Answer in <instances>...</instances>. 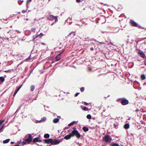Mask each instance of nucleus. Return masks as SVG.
I'll return each instance as SVG.
<instances>
[{
	"label": "nucleus",
	"instance_id": "obj_1",
	"mask_svg": "<svg viewBox=\"0 0 146 146\" xmlns=\"http://www.w3.org/2000/svg\"><path fill=\"white\" fill-rule=\"evenodd\" d=\"M44 143L47 144H50L49 146L51 145H55L59 144L60 142L62 141L61 139H52V138H48L46 139H44L43 140Z\"/></svg>",
	"mask_w": 146,
	"mask_h": 146
},
{
	"label": "nucleus",
	"instance_id": "obj_2",
	"mask_svg": "<svg viewBox=\"0 0 146 146\" xmlns=\"http://www.w3.org/2000/svg\"><path fill=\"white\" fill-rule=\"evenodd\" d=\"M28 136V137L26 138L27 137V135H26L25 137V141L28 144H29L33 140V138L31 134H27Z\"/></svg>",
	"mask_w": 146,
	"mask_h": 146
},
{
	"label": "nucleus",
	"instance_id": "obj_3",
	"mask_svg": "<svg viewBox=\"0 0 146 146\" xmlns=\"http://www.w3.org/2000/svg\"><path fill=\"white\" fill-rule=\"evenodd\" d=\"M111 140V137L108 135H106L103 137V141L106 142H110Z\"/></svg>",
	"mask_w": 146,
	"mask_h": 146
},
{
	"label": "nucleus",
	"instance_id": "obj_4",
	"mask_svg": "<svg viewBox=\"0 0 146 146\" xmlns=\"http://www.w3.org/2000/svg\"><path fill=\"white\" fill-rule=\"evenodd\" d=\"M57 18V16H54L53 15H50L47 17V19L50 21H53L54 19L55 20V22H56L58 21Z\"/></svg>",
	"mask_w": 146,
	"mask_h": 146
},
{
	"label": "nucleus",
	"instance_id": "obj_5",
	"mask_svg": "<svg viewBox=\"0 0 146 146\" xmlns=\"http://www.w3.org/2000/svg\"><path fill=\"white\" fill-rule=\"evenodd\" d=\"M123 105L125 106L127 105L129 103L128 100L125 98H122V100L120 102Z\"/></svg>",
	"mask_w": 146,
	"mask_h": 146
},
{
	"label": "nucleus",
	"instance_id": "obj_6",
	"mask_svg": "<svg viewBox=\"0 0 146 146\" xmlns=\"http://www.w3.org/2000/svg\"><path fill=\"white\" fill-rule=\"evenodd\" d=\"M72 129H73L72 131L73 132L75 133L76 134L78 135L79 136V137H80L81 135L80 133L78 132V131L77 130L76 128V127H74L72 128Z\"/></svg>",
	"mask_w": 146,
	"mask_h": 146
},
{
	"label": "nucleus",
	"instance_id": "obj_7",
	"mask_svg": "<svg viewBox=\"0 0 146 146\" xmlns=\"http://www.w3.org/2000/svg\"><path fill=\"white\" fill-rule=\"evenodd\" d=\"M138 54L139 55V56L143 58H144L145 57V54L143 52L142 50H139L138 52Z\"/></svg>",
	"mask_w": 146,
	"mask_h": 146
},
{
	"label": "nucleus",
	"instance_id": "obj_8",
	"mask_svg": "<svg viewBox=\"0 0 146 146\" xmlns=\"http://www.w3.org/2000/svg\"><path fill=\"white\" fill-rule=\"evenodd\" d=\"M39 139L40 138L39 137H36L33 139L32 141L33 143H35L37 142H41L42 141V140L40 139Z\"/></svg>",
	"mask_w": 146,
	"mask_h": 146
},
{
	"label": "nucleus",
	"instance_id": "obj_9",
	"mask_svg": "<svg viewBox=\"0 0 146 146\" xmlns=\"http://www.w3.org/2000/svg\"><path fill=\"white\" fill-rule=\"evenodd\" d=\"M68 135H69L71 136V137H73L74 136H76V137H77V138L78 139H79L80 138V137H79V136H78V135H77V134H76L75 133L73 132L72 131L71 133H69Z\"/></svg>",
	"mask_w": 146,
	"mask_h": 146
},
{
	"label": "nucleus",
	"instance_id": "obj_10",
	"mask_svg": "<svg viewBox=\"0 0 146 146\" xmlns=\"http://www.w3.org/2000/svg\"><path fill=\"white\" fill-rule=\"evenodd\" d=\"M130 23L133 26L137 27L138 25L137 23L134 21L131 20Z\"/></svg>",
	"mask_w": 146,
	"mask_h": 146
},
{
	"label": "nucleus",
	"instance_id": "obj_11",
	"mask_svg": "<svg viewBox=\"0 0 146 146\" xmlns=\"http://www.w3.org/2000/svg\"><path fill=\"white\" fill-rule=\"evenodd\" d=\"M5 80V78L3 76H0V84H2Z\"/></svg>",
	"mask_w": 146,
	"mask_h": 146
},
{
	"label": "nucleus",
	"instance_id": "obj_12",
	"mask_svg": "<svg viewBox=\"0 0 146 146\" xmlns=\"http://www.w3.org/2000/svg\"><path fill=\"white\" fill-rule=\"evenodd\" d=\"M71 138V136L69 135H67L64 136V138H62L61 139L62 140L64 139H65L66 140H68L70 139Z\"/></svg>",
	"mask_w": 146,
	"mask_h": 146
},
{
	"label": "nucleus",
	"instance_id": "obj_13",
	"mask_svg": "<svg viewBox=\"0 0 146 146\" xmlns=\"http://www.w3.org/2000/svg\"><path fill=\"white\" fill-rule=\"evenodd\" d=\"M123 127L125 129H127L129 128V123H127L125 124L124 125Z\"/></svg>",
	"mask_w": 146,
	"mask_h": 146
},
{
	"label": "nucleus",
	"instance_id": "obj_14",
	"mask_svg": "<svg viewBox=\"0 0 146 146\" xmlns=\"http://www.w3.org/2000/svg\"><path fill=\"white\" fill-rule=\"evenodd\" d=\"M82 129L84 132H86L88 131L89 128L87 126H84L82 127Z\"/></svg>",
	"mask_w": 146,
	"mask_h": 146
},
{
	"label": "nucleus",
	"instance_id": "obj_15",
	"mask_svg": "<svg viewBox=\"0 0 146 146\" xmlns=\"http://www.w3.org/2000/svg\"><path fill=\"white\" fill-rule=\"evenodd\" d=\"M110 146H120L117 143L112 142L110 144Z\"/></svg>",
	"mask_w": 146,
	"mask_h": 146
},
{
	"label": "nucleus",
	"instance_id": "obj_16",
	"mask_svg": "<svg viewBox=\"0 0 146 146\" xmlns=\"http://www.w3.org/2000/svg\"><path fill=\"white\" fill-rule=\"evenodd\" d=\"M59 118H56L54 119L53 121L54 123H57L59 121Z\"/></svg>",
	"mask_w": 146,
	"mask_h": 146
},
{
	"label": "nucleus",
	"instance_id": "obj_17",
	"mask_svg": "<svg viewBox=\"0 0 146 146\" xmlns=\"http://www.w3.org/2000/svg\"><path fill=\"white\" fill-rule=\"evenodd\" d=\"M81 109L83 110L87 111L88 108L84 106H81Z\"/></svg>",
	"mask_w": 146,
	"mask_h": 146
},
{
	"label": "nucleus",
	"instance_id": "obj_18",
	"mask_svg": "<svg viewBox=\"0 0 146 146\" xmlns=\"http://www.w3.org/2000/svg\"><path fill=\"white\" fill-rule=\"evenodd\" d=\"M50 135L48 133H45L44 134V137L45 138L48 139L50 137Z\"/></svg>",
	"mask_w": 146,
	"mask_h": 146
},
{
	"label": "nucleus",
	"instance_id": "obj_19",
	"mask_svg": "<svg viewBox=\"0 0 146 146\" xmlns=\"http://www.w3.org/2000/svg\"><path fill=\"white\" fill-rule=\"evenodd\" d=\"M77 122L76 121H72V122H71V123H69L68 124V126H69V127H70V126H71V125H73L74 124V123H77Z\"/></svg>",
	"mask_w": 146,
	"mask_h": 146
},
{
	"label": "nucleus",
	"instance_id": "obj_20",
	"mask_svg": "<svg viewBox=\"0 0 146 146\" xmlns=\"http://www.w3.org/2000/svg\"><path fill=\"white\" fill-rule=\"evenodd\" d=\"M10 140V139H6L3 141V143H4V144L7 143Z\"/></svg>",
	"mask_w": 146,
	"mask_h": 146
},
{
	"label": "nucleus",
	"instance_id": "obj_21",
	"mask_svg": "<svg viewBox=\"0 0 146 146\" xmlns=\"http://www.w3.org/2000/svg\"><path fill=\"white\" fill-rule=\"evenodd\" d=\"M20 89H19V88H18L17 87V89L15 91L14 94H13V96H15L17 92H18V91Z\"/></svg>",
	"mask_w": 146,
	"mask_h": 146
},
{
	"label": "nucleus",
	"instance_id": "obj_22",
	"mask_svg": "<svg viewBox=\"0 0 146 146\" xmlns=\"http://www.w3.org/2000/svg\"><path fill=\"white\" fill-rule=\"evenodd\" d=\"M33 121L36 123H40L42 122V120H36L35 119H34L33 120Z\"/></svg>",
	"mask_w": 146,
	"mask_h": 146
},
{
	"label": "nucleus",
	"instance_id": "obj_23",
	"mask_svg": "<svg viewBox=\"0 0 146 146\" xmlns=\"http://www.w3.org/2000/svg\"><path fill=\"white\" fill-rule=\"evenodd\" d=\"M31 55H30L28 58H26V59H25L24 60L25 61H30L31 59Z\"/></svg>",
	"mask_w": 146,
	"mask_h": 146
},
{
	"label": "nucleus",
	"instance_id": "obj_24",
	"mask_svg": "<svg viewBox=\"0 0 146 146\" xmlns=\"http://www.w3.org/2000/svg\"><path fill=\"white\" fill-rule=\"evenodd\" d=\"M35 86L34 85H32L31 86V91H33L34 90L35 88Z\"/></svg>",
	"mask_w": 146,
	"mask_h": 146
},
{
	"label": "nucleus",
	"instance_id": "obj_25",
	"mask_svg": "<svg viewBox=\"0 0 146 146\" xmlns=\"http://www.w3.org/2000/svg\"><path fill=\"white\" fill-rule=\"evenodd\" d=\"M60 59L61 57L58 56H56L55 57V60L56 61H58L60 60Z\"/></svg>",
	"mask_w": 146,
	"mask_h": 146
},
{
	"label": "nucleus",
	"instance_id": "obj_26",
	"mask_svg": "<svg viewBox=\"0 0 146 146\" xmlns=\"http://www.w3.org/2000/svg\"><path fill=\"white\" fill-rule=\"evenodd\" d=\"M141 78L142 80H144L145 78V76L143 74H142L141 75Z\"/></svg>",
	"mask_w": 146,
	"mask_h": 146
},
{
	"label": "nucleus",
	"instance_id": "obj_27",
	"mask_svg": "<svg viewBox=\"0 0 146 146\" xmlns=\"http://www.w3.org/2000/svg\"><path fill=\"white\" fill-rule=\"evenodd\" d=\"M13 71V69H9L8 70H6L4 71L5 72H12Z\"/></svg>",
	"mask_w": 146,
	"mask_h": 146
},
{
	"label": "nucleus",
	"instance_id": "obj_28",
	"mask_svg": "<svg viewBox=\"0 0 146 146\" xmlns=\"http://www.w3.org/2000/svg\"><path fill=\"white\" fill-rule=\"evenodd\" d=\"M46 120V118L45 117H43L41 119V120H42V122H44Z\"/></svg>",
	"mask_w": 146,
	"mask_h": 146
},
{
	"label": "nucleus",
	"instance_id": "obj_29",
	"mask_svg": "<svg viewBox=\"0 0 146 146\" xmlns=\"http://www.w3.org/2000/svg\"><path fill=\"white\" fill-rule=\"evenodd\" d=\"M118 124L117 123H114L113 124V125L114 126V127L115 128H117V126H118Z\"/></svg>",
	"mask_w": 146,
	"mask_h": 146
},
{
	"label": "nucleus",
	"instance_id": "obj_30",
	"mask_svg": "<svg viewBox=\"0 0 146 146\" xmlns=\"http://www.w3.org/2000/svg\"><path fill=\"white\" fill-rule=\"evenodd\" d=\"M87 118L89 119H90L91 118V115L90 114H88L86 116Z\"/></svg>",
	"mask_w": 146,
	"mask_h": 146
},
{
	"label": "nucleus",
	"instance_id": "obj_31",
	"mask_svg": "<svg viewBox=\"0 0 146 146\" xmlns=\"http://www.w3.org/2000/svg\"><path fill=\"white\" fill-rule=\"evenodd\" d=\"M84 89H85V88L84 87H82L80 88V90L81 92H83L84 91Z\"/></svg>",
	"mask_w": 146,
	"mask_h": 146
},
{
	"label": "nucleus",
	"instance_id": "obj_32",
	"mask_svg": "<svg viewBox=\"0 0 146 146\" xmlns=\"http://www.w3.org/2000/svg\"><path fill=\"white\" fill-rule=\"evenodd\" d=\"M64 49L57 56H59L60 57V56L64 52Z\"/></svg>",
	"mask_w": 146,
	"mask_h": 146
},
{
	"label": "nucleus",
	"instance_id": "obj_33",
	"mask_svg": "<svg viewBox=\"0 0 146 146\" xmlns=\"http://www.w3.org/2000/svg\"><path fill=\"white\" fill-rule=\"evenodd\" d=\"M75 32H76L75 31L74 32H72L71 33H70L69 34V35H72V36H74L75 35Z\"/></svg>",
	"mask_w": 146,
	"mask_h": 146
},
{
	"label": "nucleus",
	"instance_id": "obj_34",
	"mask_svg": "<svg viewBox=\"0 0 146 146\" xmlns=\"http://www.w3.org/2000/svg\"><path fill=\"white\" fill-rule=\"evenodd\" d=\"M68 20L69 19V20H70V21H69V24H71L72 23V19L71 18H70V17H69L68 19Z\"/></svg>",
	"mask_w": 146,
	"mask_h": 146
},
{
	"label": "nucleus",
	"instance_id": "obj_35",
	"mask_svg": "<svg viewBox=\"0 0 146 146\" xmlns=\"http://www.w3.org/2000/svg\"><path fill=\"white\" fill-rule=\"evenodd\" d=\"M16 36H17V35L15 34H13L12 35H11V38H15Z\"/></svg>",
	"mask_w": 146,
	"mask_h": 146
},
{
	"label": "nucleus",
	"instance_id": "obj_36",
	"mask_svg": "<svg viewBox=\"0 0 146 146\" xmlns=\"http://www.w3.org/2000/svg\"><path fill=\"white\" fill-rule=\"evenodd\" d=\"M4 126V125H3L0 128V133L1 131H3L2 129H3V127Z\"/></svg>",
	"mask_w": 146,
	"mask_h": 146
},
{
	"label": "nucleus",
	"instance_id": "obj_37",
	"mask_svg": "<svg viewBox=\"0 0 146 146\" xmlns=\"http://www.w3.org/2000/svg\"><path fill=\"white\" fill-rule=\"evenodd\" d=\"M32 0H28L27 2V4H26V6L27 8H28L29 7H28V6L27 5L28 3H29L30 2H31L32 1Z\"/></svg>",
	"mask_w": 146,
	"mask_h": 146
},
{
	"label": "nucleus",
	"instance_id": "obj_38",
	"mask_svg": "<svg viewBox=\"0 0 146 146\" xmlns=\"http://www.w3.org/2000/svg\"><path fill=\"white\" fill-rule=\"evenodd\" d=\"M4 120H0V126L2 124V123L4 122Z\"/></svg>",
	"mask_w": 146,
	"mask_h": 146
},
{
	"label": "nucleus",
	"instance_id": "obj_39",
	"mask_svg": "<svg viewBox=\"0 0 146 146\" xmlns=\"http://www.w3.org/2000/svg\"><path fill=\"white\" fill-rule=\"evenodd\" d=\"M23 83H22L21 85L19 86H17L18 88H19V89H20L21 88L22 86H23Z\"/></svg>",
	"mask_w": 146,
	"mask_h": 146
},
{
	"label": "nucleus",
	"instance_id": "obj_40",
	"mask_svg": "<svg viewBox=\"0 0 146 146\" xmlns=\"http://www.w3.org/2000/svg\"><path fill=\"white\" fill-rule=\"evenodd\" d=\"M121 100H122V98H118L117 99V100H116V101L117 102H119L120 100H121Z\"/></svg>",
	"mask_w": 146,
	"mask_h": 146
},
{
	"label": "nucleus",
	"instance_id": "obj_41",
	"mask_svg": "<svg viewBox=\"0 0 146 146\" xmlns=\"http://www.w3.org/2000/svg\"><path fill=\"white\" fill-rule=\"evenodd\" d=\"M26 142L25 141H23L22 142V143H23V145H26Z\"/></svg>",
	"mask_w": 146,
	"mask_h": 146
},
{
	"label": "nucleus",
	"instance_id": "obj_42",
	"mask_svg": "<svg viewBox=\"0 0 146 146\" xmlns=\"http://www.w3.org/2000/svg\"><path fill=\"white\" fill-rule=\"evenodd\" d=\"M80 93L79 92H77V93H76L75 94V97L77 96L80 94Z\"/></svg>",
	"mask_w": 146,
	"mask_h": 146
},
{
	"label": "nucleus",
	"instance_id": "obj_43",
	"mask_svg": "<svg viewBox=\"0 0 146 146\" xmlns=\"http://www.w3.org/2000/svg\"><path fill=\"white\" fill-rule=\"evenodd\" d=\"M35 28H32L31 29V31L32 32H35Z\"/></svg>",
	"mask_w": 146,
	"mask_h": 146
},
{
	"label": "nucleus",
	"instance_id": "obj_44",
	"mask_svg": "<svg viewBox=\"0 0 146 146\" xmlns=\"http://www.w3.org/2000/svg\"><path fill=\"white\" fill-rule=\"evenodd\" d=\"M137 27H138V28H139V29H140L141 28L143 29V27H142L140 25H137Z\"/></svg>",
	"mask_w": 146,
	"mask_h": 146
},
{
	"label": "nucleus",
	"instance_id": "obj_45",
	"mask_svg": "<svg viewBox=\"0 0 146 146\" xmlns=\"http://www.w3.org/2000/svg\"><path fill=\"white\" fill-rule=\"evenodd\" d=\"M21 106L19 107L18 109H17V110H16V112L15 113H15L19 111V109H20V108H21Z\"/></svg>",
	"mask_w": 146,
	"mask_h": 146
},
{
	"label": "nucleus",
	"instance_id": "obj_46",
	"mask_svg": "<svg viewBox=\"0 0 146 146\" xmlns=\"http://www.w3.org/2000/svg\"><path fill=\"white\" fill-rule=\"evenodd\" d=\"M84 104L86 106H87L89 104V103H88L86 102H84Z\"/></svg>",
	"mask_w": 146,
	"mask_h": 146
},
{
	"label": "nucleus",
	"instance_id": "obj_47",
	"mask_svg": "<svg viewBox=\"0 0 146 146\" xmlns=\"http://www.w3.org/2000/svg\"><path fill=\"white\" fill-rule=\"evenodd\" d=\"M40 35H38V34H36V36H35V37L36 38H37Z\"/></svg>",
	"mask_w": 146,
	"mask_h": 146
},
{
	"label": "nucleus",
	"instance_id": "obj_48",
	"mask_svg": "<svg viewBox=\"0 0 146 146\" xmlns=\"http://www.w3.org/2000/svg\"><path fill=\"white\" fill-rule=\"evenodd\" d=\"M35 35H34L33 36V41H35V38H36L35 37Z\"/></svg>",
	"mask_w": 146,
	"mask_h": 146
},
{
	"label": "nucleus",
	"instance_id": "obj_49",
	"mask_svg": "<svg viewBox=\"0 0 146 146\" xmlns=\"http://www.w3.org/2000/svg\"><path fill=\"white\" fill-rule=\"evenodd\" d=\"M121 8H119V7H118L117 9V11H120L121 10Z\"/></svg>",
	"mask_w": 146,
	"mask_h": 146
},
{
	"label": "nucleus",
	"instance_id": "obj_50",
	"mask_svg": "<svg viewBox=\"0 0 146 146\" xmlns=\"http://www.w3.org/2000/svg\"><path fill=\"white\" fill-rule=\"evenodd\" d=\"M76 1L77 3H79L81 1L80 0H76Z\"/></svg>",
	"mask_w": 146,
	"mask_h": 146
},
{
	"label": "nucleus",
	"instance_id": "obj_51",
	"mask_svg": "<svg viewBox=\"0 0 146 146\" xmlns=\"http://www.w3.org/2000/svg\"><path fill=\"white\" fill-rule=\"evenodd\" d=\"M56 22H55H55H52V23H51V24L50 25L52 26V25H53Z\"/></svg>",
	"mask_w": 146,
	"mask_h": 146
},
{
	"label": "nucleus",
	"instance_id": "obj_52",
	"mask_svg": "<svg viewBox=\"0 0 146 146\" xmlns=\"http://www.w3.org/2000/svg\"><path fill=\"white\" fill-rule=\"evenodd\" d=\"M39 35L40 36H40V37L41 36H42L43 35V34L42 33H41L39 34Z\"/></svg>",
	"mask_w": 146,
	"mask_h": 146
},
{
	"label": "nucleus",
	"instance_id": "obj_53",
	"mask_svg": "<svg viewBox=\"0 0 146 146\" xmlns=\"http://www.w3.org/2000/svg\"><path fill=\"white\" fill-rule=\"evenodd\" d=\"M90 50L92 51L94 50V48L93 47H92L90 48Z\"/></svg>",
	"mask_w": 146,
	"mask_h": 146
},
{
	"label": "nucleus",
	"instance_id": "obj_54",
	"mask_svg": "<svg viewBox=\"0 0 146 146\" xmlns=\"http://www.w3.org/2000/svg\"><path fill=\"white\" fill-rule=\"evenodd\" d=\"M26 11L25 10H23L22 11V12L23 13H25V12H26Z\"/></svg>",
	"mask_w": 146,
	"mask_h": 146
},
{
	"label": "nucleus",
	"instance_id": "obj_55",
	"mask_svg": "<svg viewBox=\"0 0 146 146\" xmlns=\"http://www.w3.org/2000/svg\"><path fill=\"white\" fill-rule=\"evenodd\" d=\"M135 82H136L139 85H140L139 83V82H137V81L136 80L135 81Z\"/></svg>",
	"mask_w": 146,
	"mask_h": 146
},
{
	"label": "nucleus",
	"instance_id": "obj_56",
	"mask_svg": "<svg viewBox=\"0 0 146 146\" xmlns=\"http://www.w3.org/2000/svg\"><path fill=\"white\" fill-rule=\"evenodd\" d=\"M144 64L145 66H146V60H145Z\"/></svg>",
	"mask_w": 146,
	"mask_h": 146
},
{
	"label": "nucleus",
	"instance_id": "obj_57",
	"mask_svg": "<svg viewBox=\"0 0 146 146\" xmlns=\"http://www.w3.org/2000/svg\"><path fill=\"white\" fill-rule=\"evenodd\" d=\"M15 143V142H13V141H11V144H14Z\"/></svg>",
	"mask_w": 146,
	"mask_h": 146
},
{
	"label": "nucleus",
	"instance_id": "obj_58",
	"mask_svg": "<svg viewBox=\"0 0 146 146\" xmlns=\"http://www.w3.org/2000/svg\"><path fill=\"white\" fill-rule=\"evenodd\" d=\"M68 19H67L65 21L64 23H65L66 22H68Z\"/></svg>",
	"mask_w": 146,
	"mask_h": 146
},
{
	"label": "nucleus",
	"instance_id": "obj_59",
	"mask_svg": "<svg viewBox=\"0 0 146 146\" xmlns=\"http://www.w3.org/2000/svg\"><path fill=\"white\" fill-rule=\"evenodd\" d=\"M41 44L42 45H44L45 44V43L43 42H41Z\"/></svg>",
	"mask_w": 146,
	"mask_h": 146
},
{
	"label": "nucleus",
	"instance_id": "obj_60",
	"mask_svg": "<svg viewBox=\"0 0 146 146\" xmlns=\"http://www.w3.org/2000/svg\"><path fill=\"white\" fill-rule=\"evenodd\" d=\"M108 33V32H107L106 31H103L102 32V33Z\"/></svg>",
	"mask_w": 146,
	"mask_h": 146
},
{
	"label": "nucleus",
	"instance_id": "obj_61",
	"mask_svg": "<svg viewBox=\"0 0 146 146\" xmlns=\"http://www.w3.org/2000/svg\"><path fill=\"white\" fill-rule=\"evenodd\" d=\"M110 44H111V45H113V43L112 42H110Z\"/></svg>",
	"mask_w": 146,
	"mask_h": 146
},
{
	"label": "nucleus",
	"instance_id": "obj_62",
	"mask_svg": "<svg viewBox=\"0 0 146 146\" xmlns=\"http://www.w3.org/2000/svg\"><path fill=\"white\" fill-rule=\"evenodd\" d=\"M37 98V97H35V98H34V100H36Z\"/></svg>",
	"mask_w": 146,
	"mask_h": 146
},
{
	"label": "nucleus",
	"instance_id": "obj_63",
	"mask_svg": "<svg viewBox=\"0 0 146 146\" xmlns=\"http://www.w3.org/2000/svg\"><path fill=\"white\" fill-rule=\"evenodd\" d=\"M129 39H127V43H128L129 42Z\"/></svg>",
	"mask_w": 146,
	"mask_h": 146
},
{
	"label": "nucleus",
	"instance_id": "obj_64",
	"mask_svg": "<svg viewBox=\"0 0 146 146\" xmlns=\"http://www.w3.org/2000/svg\"><path fill=\"white\" fill-rule=\"evenodd\" d=\"M14 146H20L18 144H17L16 145H15Z\"/></svg>",
	"mask_w": 146,
	"mask_h": 146
}]
</instances>
